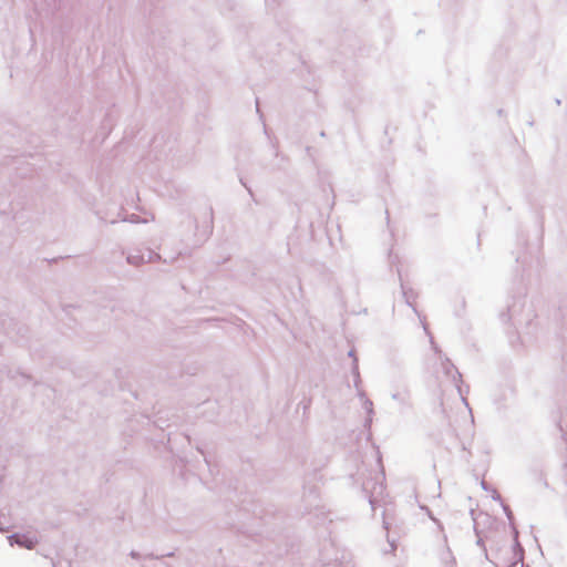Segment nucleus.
<instances>
[{
	"mask_svg": "<svg viewBox=\"0 0 567 567\" xmlns=\"http://www.w3.org/2000/svg\"><path fill=\"white\" fill-rule=\"evenodd\" d=\"M13 538L18 545L28 549H32L38 544V539L33 536L14 535Z\"/></svg>",
	"mask_w": 567,
	"mask_h": 567,
	"instance_id": "obj_1",
	"label": "nucleus"
}]
</instances>
